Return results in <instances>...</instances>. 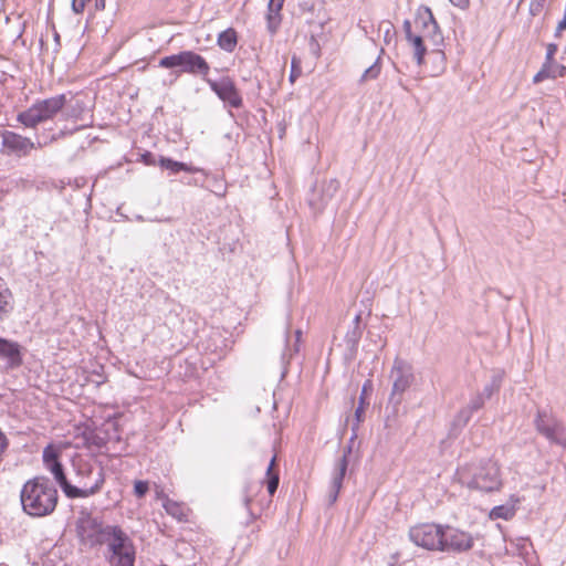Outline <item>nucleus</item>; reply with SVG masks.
Returning <instances> with one entry per match:
<instances>
[{
  "label": "nucleus",
  "mask_w": 566,
  "mask_h": 566,
  "mask_svg": "<svg viewBox=\"0 0 566 566\" xmlns=\"http://www.w3.org/2000/svg\"><path fill=\"white\" fill-rule=\"evenodd\" d=\"M473 412L468 407H464L455 416L454 422L459 426H465L470 421Z\"/></svg>",
  "instance_id": "obj_33"
},
{
  "label": "nucleus",
  "mask_w": 566,
  "mask_h": 566,
  "mask_svg": "<svg viewBox=\"0 0 566 566\" xmlns=\"http://www.w3.org/2000/svg\"><path fill=\"white\" fill-rule=\"evenodd\" d=\"M88 0H72V10L75 13H82Z\"/></svg>",
  "instance_id": "obj_42"
},
{
  "label": "nucleus",
  "mask_w": 566,
  "mask_h": 566,
  "mask_svg": "<svg viewBox=\"0 0 566 566\" xmlns=\"http://www.w3.org/2000/svg\"><path fill=\"white\" fill-rule=\"evenodd\" d=\"M140 158L142 161L147 166L158 165V159H156L155 154H153L151 151L146 150L144 154H142Z\"/></svg>",
  "instance_id": "obj_37"
},
{
  "label": "nucleus",
  "mask_w": 566,
  "mask_h": 566,
  "mask_svg": "<svg viewBox=\"0 0 566 566\" xmlns=\"http://www.w3.org/2000/svg\"><path fill=\"white\" fill-rule=\"evenodd\" d=\"M209 187L210 190L219 197H223L226 195L224 180L218 176H211L209 178Z\"/></svg>",
  "instance_id": "obj_30"
},
{
  "label": "nucleus",
  "mask_w": 566,
  "mask_h": 566,
  "mask_svg": "<svg viewBox=\"0 0 566 566\" xmlns=\"http://www.w3.org/2000/svg\"><path fill=\"white\" fill-rule=\"evenodd\" d=\"M558 46L555 43L546 45V54L541 70L534 75L533 83L538 84L547 78L564 77L566 75V66L555 60Z\"/></svg>",
  "instance_id": "obj_13"
},
{
  "label": "nucleus",
  "mask_w": 566,
  "mask_h": 566,
  "mask_svg": "<svg viewBox=\"0 0 566 566\" xmlns=\"http://www.w3.org/2000/svg\"><path fill=\"white\" fill-rule=\"evenodd\" d=\"M0 360L7 369H17L23 364V347L15 340L0 336Z\"/></svg>",
  "instance_id": "obj_17"
},
{
  "label": "nucleus",
  "mask_w": 566,
  "mask_h": 566,
  "mask_svg": "<svg viewBox=\"0 0 566 566\" xmlns=\"http://www.w3.org/2000/svg\"><path fill=\"white\" fill-rule=\"evenodd\" d=\"M497 389H499V384H496V381H495V380H493V382H492V384L486 385V386L483 388V391H482L481 394H483V397H484V398H485V400H486V399H490V398L492 397L493 392H494L495 390H497Z\"/></svg>",
  "instance_id": "obj_39"
},
{
  "label": "nucleus",
  "mask_w": 566,
  "mask_h": 566,
  "mask_svg": "<svg viewBox=\"0 0 566 566\" xmlns=\"http://www.w3.org/2000/svg\"><path fill=\"white\" fill-rule=\"evenodd\" d=\"M107 545L106 559L111 566H134L136 551L132 538L118 525L111 528V534L106 537Z\"/></svg>",
  "instance_id": "obj_6"
},
{
  "label": "nucleus",
  "mask_w": 566,
  "mask_h": 566,
  "mask_svg": "<svg viewBox=\"0 0 566 566\" xmlns=\"http://www.w3.org/2000/svg\"><path fill=\"white\" fill-rule=\"evenodd\" d=\"M402 28L407 40L411 39V36L415 35V33L412 32L411 22L409 20L403 21Z\"/></svg>",
  "instance_id": "obj_43"
},
{
  "label": "nucleus",
  "mask_w": 566,
  "mask_h": 566,
  "mask_svg": "<svg viewBox=\"0 0 566 566\" xmlns=\"http://www.w3.org/2000/svg\"><path fill=\"white\" fill-rule=\"evenodd\" d=\"M206 83L226 106L231 108H240L243 106L242 96L230 76H223L218 81L208 78Z\"/></svg>",
  "instance_id": "obj_11"
},
{
  "label": "nucleus",
  "mask_w": 566,
  "mask_h": 566,
  "mask_svg": "<svg viewBox=\"0 0 566 566\" xmlns=\"http://www.w3.org/2000/svg\"><path fill=\"white\" fill-rule=\"evenodd\" d=\"M295 334H296V336L298 338L301 336V331H296Z\"/></svg>",
  "instance_id": "obj_51"
},
{
  "label": "nucleus",
  "mask_w": 566,
  "mask_h": 566,
  "mask_svg": "<svg viewBox=\"0 0 566 566\" xmlns=\"http://www.w3.org/2000/svg\"><path fill=\"white\" fill-rule=\"evenodd\" d=\"M346 470H347V459H346V455H343L336 462L334 472L331 478V485H329V491L327 494V501L329 504L335 503L338 497Z\"/></svg>",
  "instance_id": "obj_18"
},
{
  "label": "nucleus",
  "mask_w": 566,
  "mask_h": 566,
  "mask_svg": "<svg viewBox=\"0 0 566 566\" xmlns=\"http://www.w3.org/2000/svg\"><path fill=\"white\" fill-rule=\"evenodd\" d=\"M114 526L115 525L104 524L97 517L86 514L78 518L76 532L83 545L95 547L105 544V541H107L106 537L111 534V528H114Z\"/></svg>",
  "instance_id": "obj_8"
},
{
  "label": "nucleus",
  "mask_w": 566,
  "mask_h": 566,
  "mask_svg": "<svg viewBox=\"0 0 566 566\" xmlns=\"http://www.w3.org/2000/svg\"><path fill=\"white\" fill-rule=\"evenodd\" d=\"M54 42H55L54 51L59 52V50L61 48V38H60V34L57 32L54 33Z\"/></svg>",
  "instance_id": "obj_49"
},
{
  "label": "nucleus",
  "mask_w": 566,
  "mask_h": 566,
  "mask_svg": "<svg viewBox=\"0 0 566 566\" xmlns=\"http://www.w3.org/2000/svg\"><path fill=\"white\" fill-rule=\"evenodd\" d=\"M9 80H13V76L6 72H0V86L6 85Z\"/></svg>",
  "instance_id": "obj_47"
},
{
  "label": "nucleus",
  "mask_w": 566,
  "mask_h": 566,
  "mask_svg": "<svg viewBox=\"0 0 566 566\" xmlns=\"http://www.w3.org/2000/svg\"><path fill=\"white\" fill-rule=\"evenodd\" d=\"M229 339L223 335V332L219 328H212L206 340V350L214 354L222 355L228 348Z\"/></svg>",
  "instance_id": "obj_22"
},
{
  "label": "nucleus",
  "mask_w": 566,
  "mask_h": 566,
  "mask_svg": "<svg viewBox=\"0 0 566 566\" xmlns=\"http://www.w3.org/2000/svg\"><path fill=\"white\" fill-rule=\"evenodd\" d=\"M359 400H360L359 406L355 410V417H356L357 423H359L363 420V416L365 412V405H367L363 397H360Z\"/></svg>",
  "instance_id": "obj_41"
},
{
  "label": "nucleus",
  "mask_w": 566,
  "mask_h": 566,
  "mask_svg": "<svg viewBox=\"0 0 566 566\" xmlns=\"http://www.w3.org/2000/svg\"><path fill=\"white\" fill-rule=\"evenodd\" d=\"M546 0H531L530 3V13L535 17L538 15L545 6Z\"/></svg>",
  "instance_id": "obj_36"
},
{
  "label": "nucleus",
  "mask_w": 566,
  "mask_h": 566,
  "mask_svg": "<svg viewBox=\"0 0 566 566\" xmlns=\"http://www.w3.org/2000/svg\"><path fill=\"white\" fill-rule=\"evenodd\" d=\"M300 7L302 10H307V11H312L314 8L313 4L308 7L306 2L302 3Z\"/></svg>",
  "instance_id": "obj_50"
},
{
  "label": "nucleus",
  "mask_w": 566,
  "mask_h": 566,
  "mask_svg": "<svg viewBox=\"0 0 566 566\" xmlns=\"http://www.w3.org/2000/svg\"><path fill=\"white\" fill-rule=\"evenodd\" d=\"M484 403L485 398L483 397V394H476L474 397H472L467 407L474 413L475 411L480 410Z\"/></svg>",
  "instance_id": "obj_34"
},
{
  "label": "nucleus",
  "mask_w": 566,
  "mask_h": 566,
  "mask_svg": "<svg viewBox=\"0 0 566 566\" xmlns=\"http://www.w3.org/2000/svg\"><path fill=\"white\" fill-rule=\"evenodd\" d=\"M392 378L391 399L397 397L396 402L399 403L402 394L411 386L415 380L412 368L403 360L396 359L390 373Z\"/></svg>",
  "instance_id": "obj_12"
},
{
  "label": "nucleus",
  "mask_w": 566,
  "mask_h": 566,
  "mask_svg": "<svg viewBox=\"0 0 566 566\" xmlns=\"http://www.w3.org/2000/svg\"><path fill=\"white\" fill-rule=\"evenodd\" d=\"M2 136V153L8 156L23 157L28 156L34 149V143L20 134L11 130H4Z\"/></svg>",
  "instance_id": "obj_15"
},
{
  "label": "nucleus",
  "mask_w": 566,
  "mask_h": 566,
  "mask_svg": "<svg viewBox=\"0 0 566 566\" xmlns=\"http://www.w3.org/2000/svg\"><path fill=\"white\" fill-rule=\"evenodd\" d=\"M265 483H266V488H268V492L270 494V496H273L274 493L276 492L277 488H279V483H280V475H279V470H277V465H276V455H273L269 465H268V469H266V473H265Z\"/></svg>",
  "instance_id": "obj_27"
},
{
  "label": "nucleus",
  "mask_w": 566,
  "mask_h": 566,
  "mask_svg": "<svg viewBox=\"0 0 566 566\" xmlns=\"http://www.w3.org/2000/svg\"><path fill=\"white\" fill-rule=\"evenodd\" d=\"M285 0H270L266 12V29L273 35L277 32L282 18L281 10Z\"/></svg>",
  "instance_id": "obj_21"
},
{
  "label": "nucleus",
  "mask_w": 566,
  "mask_h": 566,
  "mask_svg": "<svg viewBox=\"0 0 566 566\" xmlns=\"http://www.w3.org/2000/svg\"><path fill=\"white\" fill-rule=\"evenodd\" d=\"M378 32L382 34L386 44H389L395 36L394 25L387 20L379 22Z\"/></svg>",
  "instance_id": "obj_29"
},
{
  "label": "nucleus",
  "mask_w": 566,
  "mask_h": 566,
  "mask_svg": "<svg viewBox=\"0 0 566 566\" xmlns=\"http://www.w3.org/2000/svg\"><path fill=\"white\" fill-rule=\"evenodd\" d=\"M520 500L515 496H511L510 501L505 504L494 506L490 512V517L493 520L503 518L510 520L515 515L516 504Z\"/></svg>",
  "instance_id": "obj_24"
},
{
  "label": "nucleus",
  "mask_w": 566,
  "mask_h": 566,
  "mask_svg": "<svg viewBox=\"0 0 566 566\" xmlns=\"http://www.w3.org/2000/svg\"><path fill=\"white\" fill-rule=\"evenodd\" d=\"M455 478L462 485L482 492H493L502 486L500 467L492 459L471 462L458 468Z\"/></svg>",
  "instance_id": "obj_3"
},
{
  "label": "nucleus",
  "mask_w": 566,
  "mask_h": 566,
  "mask_svg": "<svg viewBox=\"0 0 566 566\" xmlns=\"http://www.w3.org/2000/svg\"><path fill=\"white\" fill-rule=\"evenodd\" d=\"M14 310L13 293L6 280L0 276V322L7 319Z\"/></svg>",
  "instance_id": "obj_20"
},
{
  "label": "nucleus",
  "mask_w": 566,
  "mask_h": 566,
  "mask_svg": "<svg viewBox=\"0 0 566 566\" xmlns=\"http://www.w3.org/2000/svg\"><path fill=\"white\" fill-rule=\"evenodd\" d=\"M22 510L32 517L51 515L57 505L59 493L54 483L44 475L28 480L20 492Z\"/></svg>",
  "instance_id": "obj_1"
},
{
  "label": "nucleus",
  "mask_w": 566,
  "mask_h": 566,
  "mask_svg": "<svg viewBox=\"0 0 566 566\" xmlns=\"http://www.w3.org/2000/svg\"><path fill=\"white\" fill-rule=\"evenodd\" d=\"M373 390V385H371V381L370 380H367L364 386H363V389H361V395L360 397H363L365 399V395H367L369 391Z\"/></svg>",
  "instance_id": "obj_46"
},
{
  "label": "nucleus",
  "mask_w": 566,
  "mask_h": 566,
  "mask_svg": "<svg viewBox=\"0 0 566 566\" xmlns=\"http://www.w3.org/2000/svg\"><path fill=\"white\" fill-rule=\"evenodd\" d=\"M217 44L221 50L232 53L238 44V32L233 28L223 30L218 34Z\"/></svg>",
  "instance_id": "obj_25"
},
{
  "label": "nucleus",
  "mask_w": 566,
  "mask_h": 566,
  "mask_svg": "<svg viewBox=\"0 0 566 566\" xmlns=\"http://www.w3.org/2000/svg\"><path fill=\"white\" fill-rule=\"evenodd\" d=\"M430 56L434 59L436 62H438L440 64V70H444V63H446V55L443 53V51L437 49V50H432V52L430 53Z\"/></svg>",
  "instance_id": "obj_38"
},
{
  "label": "nucleus",
  "mask_w": 566,
  "mask_h": 566,
  "mask_svg": "<svg viewBox=\"0 0 566 566\" xmlns=\"http://www.w3.org/2000/svg\"><path fill=\"white\" fill-rule=\"evenodd\" d=\"M261 490V484L256 482H247L242 490V501L249 513V522L255 521L258 515L254 514L251 510V503L253 501V496Z\"/></svg>",
  "instance_id": "obj_26"
},
{
  "label": "nucleus",
  "mask_w": 566,
  "mask_h": 566,
  "mask_svg": "<svg viewBox=\"0 0 566 566\" xmlns=\"http://www.w3.org/2000/svg\"><path fill=\"white\" fill-rule=\"evenodd\" d=\"M158 166L161 169L168 170L171 175H176L180 171H186L189 174L202 172L208 177V174H206L202 168L190 166V165H187L186 163L177 161L172 158L165 157V156L158 157Z\"/></svg>",
  "instance_id": "obj_19"
},
{
  "label": "nucleus",
  "mask_w": 566,
  "mask_h": 566,
  "mask_svg": "<svg viewBox=\"0 0 566 566\" xmlns=\"http://www.w3.org/2000/svg\"><path fill=\"white\" fill-rule=\"evenodd\" d=\"M415 25L421 32L412 35L411 39H408L407 41L413 48V56L417 64L422 65L427 51L423 44L424 39H430L433 44L439 45L443 41V38L432 11L429 8L418 10L415 19Z\"/></svg>",
  "instance_id": "obj_4"
},
{
  "label": "nucleus",
  "mask_w": 566,
  "mask_h": 566,
  "mask_svg": "<svg viewBox=\"0 0 566 566\" xmlns=\"http://www.w3.org/2000/svg\"><path fill=\"white\" fill-rule=\"evenodd\" d=\"M453 6L465 9L469 6V0H449Z\"/></svg>",
  "instance_id": "obj_45"
},
{
  "label": "nucleus",
  "mask_w": 566,
  "mask_h": 566,
  "mask_svg": "<svg viewBox=\"0 0 566 566\" xmlns=\"http://www.w3.org/2000/svg\"><path fill=\"white\" fill-rule=\"evenodd\" d=\"M148 490H149V484L147 481L138 480L134 484V494L138 499L144 497L147 494Z\"/></svg>",
  "instance_id": "obj_35"
},
{
  "label": "nucleus",
  "mask_w": 566,
  "mask_h": 566,
  "mask_svg": "<svg viewBox=\"0 0 566 566\" xmlns=\"http://www.w3.org/2000/svg\"><path fill=\"white\" fill-rule=\"evenodd\" d=\"M473 538L470 534L457 528H443V538L440 551L464 552L472 547Z\"/></svg>",
  "instance_id": "obj_16"
},
{
  "label": "nucleus",
  "mask_w": 566,
  "mask_h": 566,
  "mask_svg": "<svg viewBox=\"0 0 566 566\" xmlns=\"http://www.w3.org/2000/svg\"><path fill=\"white\" fill-rule=\"evenodd\" d=\"M94 7L98 11L104 10L105 9V0H95Z\"/></svg>",
  "instance_id": "obj_48"
},
{
  "label": "nucleus",
  "mask_w": 566,
  "mask_h": 566,
  "mask_svg": "<svg viewBox=\"0 0 566 566\" xmlns=\"http://www.w3.org/2000/svg\"><path fill=\"white\" fill-rule=\"evenodd\" d=\"M363 335L360 315H355L352 325L345 334V343L349 352H355Z\"/></svg>",
  "instance_id": "obj_23"
},
{
  "label": "nucleus",
  "mask_w": 566,
  "mask_h": 566,
  "mask_svg": "<svg viewBox=\"0 0 566 566\" xmlns=\"http://www.w3.org/2000/svg\"><path fill=\"white\" fill-rule=\"evenodd\" d=\"M66 94L36 101L27 111L18 115V120L25 127H35L39 123L52 119L67 103Z\"/></svg>",
  "instance_id": "obj_7"
},
{
  "label": "nucleus",
  "mask_w": 566,
  "mask_h": 566,
  "mask_svg": "<svg viewBox=\"0 0 566 566\" xmlns=\"http://www.w3.org/2000/svg\"><path fill=\"white\" fill-rule=\"evenodd\" d=\"M409 538L419 547L429 551H440L443 538V527L433 523L420 524L410 528Z\"/></svg>",
  "instance_id": "obj_10"
},
{
  "label": "nucleus",
  "mask_w": 566,
  "mask_h": 566,
  "mask_svg": "<svg viewBox=\"0 0 566 566\" xmlns=\"http://www.w3.org/2000/svg\"><path fill=\"white\" fill-rule=\"evenodd\" d=\"M60 458H61V450L57 447H55L53 444H48L43 449V453H42L43 464H44L45 469L53 474L55 482L60 485L61 490L65 494V490H66V485L69 484V480L65 475L64 467L61 463Z\"/></svg>",
  "instance_id": "obj_14"
},
{
  "label": "nucleus",
  "mask_w": 566,
  "mask_h": 566,
  "mask_svg": "<svg viewBox=\"0 0 566 566\" xmlns=\"http://www.w3.org/2000/svg\"><path fill=\"white\" fill-rule=\"evenodd\" d=\"M308 203H310L311 206H313V205H314V200H313V199H310V200H308Z\"/></svg>",
  "instance_id": "obj_52"
},
{
  "label": "nucleus",
  "mask_w": 566,
  "mask_h": 566,
  "mask_svg": "<svg viewBox=\"0 0 566 566\" xmlns=\"http://www.w3.org/2000/svg\"><path fill=\"white\" fill-rule=\"evenodd\" d=\"M8 447H9V439L0 429V461L2 460V457H3L4 452L7 451Z\"/></svg>",
  "instance_id": "obj_40"
},
{
  "label": "nucleus",
  "mask_w": 566,
  "mask_h": 566,
  "mask_svg": "<svg viewBox=\"0 0 566 566\" xmlns=\"http://www.w3.org/2000/svg\"><path fill=\"white\" fill-rule=\"evenodd\" d=\"M164 507L169 515L178 518L179 521H182L186 516L184 507L172 500L167 499L164 503Z\"/></svg>",
  "instance_id": "obj_28"
},
{
  "label": "nucleus",
  "mask_w": 566,
  "mask_h": 566,
  "mask_svg": "<svg viewBox=\"0 0 566 566\" xmlns=\"http://www.w3.org/2000/svg\"><path fill=\"white\" fill-rule=\"evenodd\" d=\"M565 30H566V10H565L564 18L557 24V28L555 31V36H559L560 32L565 31Z\"/></svg>",
  "instance_id": "obj_44"
},
{
  "label": "nucleus",
  "mask_w": 566,
  "mask_h": 566,
  "mask_svg": "<svg viewBox=\"0 0 566 566\" xmlns=\"http://www.w3.org/2000/svg\"><path fill=\"white\" fill-rule=\"evenodd\" d=\"M301 74H302L301 60L296 55H293L292 60H291V72H290V77H289L290 82L294 83L296 81V78L300 77Z\"/></svg>",
  "instance_id": "obj_32"
},
{
  "label": "nucleus",
  "mask_w": 566,
  "mask_h": 566,
  "mask_svg": "<svg viewBox=\"0 0 566 566\" xmlns=\"http://www.w3.org/2000/svg\"><path fill=\"white\" fill-rule=\"evenodd\" d=\"M77 485L70 481L66 485L65 496L69 499H85L98 493L105 483L103 467L82 455L72 461Z\"/></svg>",
  "instance_id": "obj_2"
},
{
  "label": "nucleus",
  "mask_w": 566,
  "mask_h": 566,
  "mask_svg": "<svg viewBox=\"0 0 566 566\" xmlns=\"http://www.w3.org/2000/svg\"><path fill=\"white\" fill-rule=\"evenodd\" d=\"M158 66L175 70L174 73L176 77L181 73H187L193 76H200L205 82L209 78V63L202 55L190 50L161 57L158 62Z\"/></svg>",
  "instance_id": "obj_5"
},
{
  "label": "nucleus",
  "mask_w": 566,
  "mask_h": 566,
  "mask_svg": "<svg viewBox=\"0 0 566 566\" xmlns=\"http://www.w3.org/2000/svg\"><path fill=\"white\" fill-rule=\"evenodd\" d=\"M534 426L536 431L547 439L551 444H556L566 449V427L553 415L546 410H538Z\"/></svg>",
  "instance_id": "obj_9"
},
{
  "label": "nucleus",
  "mask_w": 566,
  "mask_h": 566,
  "mask_svg": "<svg viewBox=\"0 0 566 566\" xmlns=\"http://www.w3.org/2000/svg\"><path fill=\"white\" fill-rule=\"evenodd\" d=\"M379 73H380V65H379V57H378L377 61L373 65H370L368 69L365 70V72L363 73V75L360 77V81L366 82V81L375 80L378 77Z\"/></svg>",
  "instance_id": "obj_31"
}]
</instances>
